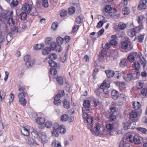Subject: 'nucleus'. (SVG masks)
I'll use <instances>...</instances> for the list:
<instances>
[{
	"label": "nucleus",
	"mask_w": 147,
	"mask_h": 147,
	"mask_svg": "<svg viewBox=\"0 0 147 147\" xmlns=\"http://www.w3.org/2000/svg\"><path fill=\"white\" fill-rule=\"evenodd\" d=\"M58 27V23L57 22H55L52 24L51 29L52 30L55 31L57 28Z\"/></svg>",
	"instance_id": "nucleus-38"
},
{
	"label": "nucleus",
	"mask_w": 147,
	"mask_h": 147,
	"mask_svg": "<svg viewBox=\"0 0 147 147\" xmlns=\"http://www.w3.org/2000/svg\"><path fill=\"white\" fill-rule=\"evenodd\" d=\"M94 106L96 107L97 106H98L100 104V102L98 100L94 99L93 100Z\"/></svg>",
	"instance_id": "nucleus-63"
},
{
	"label": "nucleus",
	"mask_w": 147,
	"mask_h": 147,
	"mask_svg": "<svg viewBox=\"0 0 147 147\" xmlns=\"http://www.w3.org/2000/svg\"><path fill=\"white\" fill-rule=\"evenodd\" d=\"M123 125L124 129L125 130H126L129 128L130 127V122L125 121L123 122Z\"/></svg>",
	"instance_id": "nucleus-32"
},
{
	"label": "nucleus",
	"mask_w": 147,
	"mask_h": 147,
	"mask_svg": "<svg viewBox=\"0 0 147 147\" xmlns=\"http://www.w3.org/2000/svg\"><path fill=\"white\" fill-rule=\"evenodd\" d=\"M132 106L134 109L137 110L140 108V104L138 102H132Z\"/></svg>",
	"instance_id": "nucleus-27"
},
{
	"label": "nucleus",
	"mask_w": 147,
	"mask_h": 147,
	"mask_svg": "<svg viewBox=\"0 0 147 147\" xmlns=\"http://www.w3.org/2000/svg\"><path fill=\"white\" fill-rule=\"evenodd\" d=\"M67 14V11L65 10H62L60 13V16L62 18H63Z\"/></svg>",
	"instance_id": "nucleus-51"
},
{
	"label": "nucleus",
	"mask_w": 147,
	"mask_h": 147,
	"mask_svg": "<svg viewBox=\"0 0 147 147\" xmlns=\"http://www.w3.org/2000/svg\"><path fill=\"white\" fill-rule=\"evenodd\" d=\"M27 14L25 12H22L19 15V18L22 20H25Z\"/></svg>",
	"instance_id": "nucleus-40"
},
{
	"label": "nucleus",
	"mask_w": 147,
	"mask_h": 147,
	"mask_svg": "<svg viewBox=\"0 0 147 147\" xmlns=\"http://www.w3.org/2000/svg\"><path fill=\"white\" fill-rule=\"evenodd\" d=\"M14 21L12 18V17H11L10 18H9L7 21V23L10 25H13L14 24Z\"/></svg>",
	"instance_id": "nucleus-46"
},
{
	"label": "nucleus",
	"mask_w": 147,
	"mask_h": 147,
	"mask_svg": "<svg viewBox=\"0 0 147 147\" xmlns=\"http://www.w3.org/2000/svg\"><path fill=\"white\" fill-rule=\"evenodd\" d=\"M21 131L23 134L25 136H28L29 134V132L28 130L24 127H22L21 129Z\"/></svg>",
	"instance_id": "nucleus-30"
},
{
	"label": "nucleus",
	"mask_w": 147,
	"mask_h": 147,
	"mask_svg": "<svg viewBox=\"0 0 147 147\" xmlns=\"http://www.w3.org/2000/svg\"><path fill=\"white\" fill-rule=\"evenodd\" d=\"M5 96V92L1 90L0 91V97L1 98V101L2 100V99L4 98Z\"/></svg>",
	"instance_id": "nucleus-58"
},
{
	"label": "nucleus",
	"mask_w": 147,
	"mask_h": 147,
	"mask_svg": "<svg viewBox=\"0 0 147 147\" xmlns=\"http://www.w3.org/2000/svg\"><path fill=\"white\" fill-rule=\"evenodd\" d=\"M137 52H134L130 54L127 57V59L129 62H133L134 60V55H137Z\"/></svg>",
	"instance_id": "nucleus-18"
},
{
	"label": "nucleus",
	"mask_w": 147,
	"mask_h": 147,
	"mask_svg": "<svg viewBox=\"0 0 147 147\" xmlns=\"http://www.w3.org/2000/svg\"><path fill=\"white\" fill-rule=\"evenodd\" d=\"M19 29L18 27L14 26L11 28V32L17 33L18 32Z\"/></svg>",
	"instance_id": "nucleus-54"
},
{
	"label": "nucleus",
	"mask_w": 147,
	"mask_h": 147,
	"mask_svg": "<svg viewBox=\"0 0 147 147\" xmlns=\"http://www.w3.org/2000/svg\"><path fill=\"white\" fill-rule=\"evenodd\" d=\"M141 93L142 94L143 96H146L147 95V88H143L141 90Z\"/></svg>",
	"instance_id": "nucleus-52"
},
{
	"label": "nucleus",
	"mask_w": 147,
	"mask_h": 147,
	"mask_svg": "<svg viewBox=\"0 0 147 147\" xmlns=\"http://www.w3.org/2000/svg\"><path fill=\"white\" fill-rule=\"evenodd\" d=\"M68 119V116L65 114H64L61 116V120L62 121H66Z\"/></svg>",
	"instance_id": "nucleus-42"
},
{
	"label": "nucleus",
	"mask_w": 147,
	"mask_h": 147,
	"mask_svg": "<svg viewBox=\"0 0 147 147\" xmlns=\"http://www.w3.org/2000/svg\"><path fill=\"white\" fill-rule=\"evenodd\" d=\"M129 11V8L127 7H124L122 9V13L124 15L128 14Z\"/></svg>",
	"instance_id": "nucleus-37"
},
{
	"label": "nucleus",
	"mask_w": 147,
	"mask_h": 147,
	"mask_svg": "<svg viewBox=\"0 0 147 147\" xmlns=\"http://www.w3.org/2000/svg\"><path fill=\"white\" fill-rule=\"evenodd\" d=\"M50 48L51 50H54L56 49L57 48H58V45L57 46L56 43L55 42H52L51 43L50 45Z\"/></svg>",
	"instance_id": "nucleus-29"
},
{
	"label": "nucleus",
	"mask_w": 147,
	"mask_h": 147,
	"mask_svg": "<svg viewBox=\"0 0 147 147\" xmlns=\"http://www.w3.org/2000/svg\"><path fill=\"white\" fill-rule=\"evenodd\" d=\"M116 118V116L113 114H111L109 117V119L111 121H114Z\"/></svg>",
	"instance_id": "nucleus-64"
},
{
	"label": "nucleus",
	"mask_w": 147,
	"mask_h": 147,
	"mask_svg": "<svg viewBox=\"0 0 147 147\" xmlns=\"http://www.w3.org/2000/svg\"><path fill=\"white\" fill-rule=\"evenodd\" d=\"M28 13H30V14L33 16H36L38 14V13L36 11V8L34 7H31L30 11Z\"/></svg>",
	"instance_id": "nucleus-22"
},
{
	"label": "nucleus",
	"mask_w": 147,
	"mask_h": 147,
	"mask_svg": "<svg viewBox=\"0 0 147 147\" xmlns=\"http://www.w3.org/2000/svg\"><path fill=\"white\" fill-rule=\"evenodd\" d=\"M127 60L125 59H121L119 63L120 67H124L126 66L127 65Z\"/></svg>",
	"instance_id": "nucleus-20"
},
{
	"label": "nucleus",
	"mask_w": 147,
	"mask_h": 147,
	"mask_svg": "<svg viewBox=\"0 0 147 147\" xmlns=\"http://www.w3.org/2000/svg\"><path fill=\"white\" fill-rule=\"evenodd\" d=\"M121 47L122 49H127L128 50H129L132 49L130 43L125 41H123L121 42Z\"/></svg>",
	"instance_id": "nucleus-9"
},
{
	"label": "nucleus",
	"mask_w": 147,
	"mask_h": 147,
	"mask_svg": "<svg viewBox=\"0 0 147 147\" xmlns=\"http://www.w3.org/2000/svg\"><path fill=\"white\" fill-rule=\"evenodd\" d=\"M111 8H112L110 5H108L105 6V10L106 12L108 13L109 11H110V10Z\"/></svg>",
	"instance_id": "nucleus-59"
},
{
	"label": "nucleus",
	"mask_w": 147,
	"mask_h": 147,
	"mask_svg": "<svg viewBox=\"0 0 147 147\" xmlns=\"http://www.w3.org/2000/svg\"><path fill=\"white\" fill-rule=\"evenodd\" d=\"M54 79L56 78L57 82L60 85H62L63 84V81L62 77L61 76H59L57 75L55 77H52Z\"/></svg>",
	"instance_id": "nucleus-15"
},
{
	"label": "nucleus",
	"mask_w": 147,
	"mask_h": 147,
	"mask_svg": "<svg viewBox=\"0 0 147 147\" xmlns=\"http://www.w3.org/2000/svg\"><path fill=\"white\" fill-rule=\"evenodd\" d=\"M142 138L140 136L136 134L135 135L134 142L136 144H140L142 142Z\"/></svg>",
	"instance_id": "nucleus-12"
},
{
	"label": "nucleus",
	"mask_w": 147,
	"mask_h": 147,
	"mask_svg": "<svg viewBox=\"0 0 147 147\" xmlns=\"http://www.w3.org/2000/svg\"><path fill=\"white\" fill-rule=\"evenodd\" d=\"M138 54L140 62L142 65L144 67L146 64V61L142 57L141 52H139Z\"/></svg>",
	"instance_id": "nucleus-14"
},
{
	"label": "nucleus",
	"mask_w": 147,
	"mask_h": 147,
	"mask_svg": "<svg viewBox=\"0 0 147 147\" xmlns=\"http://www.w3.org/2000/svg\"><path fill=\"white\" fill-rule=\"evenodd\" d=\"M143 28V26L142 24H140L139 26L136 27L129 31L128 34L129 36L133 37L135 36L136 33H139L140 30Z\"/></svg>",
	"instance_id": "nucleus-3"
},
{
	"label": "nucleus",
	"mask_w": 147,
	"mask_h": 147,
	"mask_svg": "<svg viewBox=\"0 0 147 147\" xmlns=\"http://www.w3.org/2000/svg\"><path fill=\"white\" fill-rule=\"evenodd\" d=\"M32 136L34 138H37L39 137V134H38V132L36 131H32L31 133Z\"/></svg>",
	"instance_id": "nucleus-53"
},
{
	"label": "nucleus",
	"mask_w": 147,
	"mask_h": 147,
	"mask_svg": "<svg viewBox=\"0 0 147 147\" xmlns=\"http://www.w3.org/2000/svg\"><path fill=\"white\" fill-rule=\"evenodd\" d=\"M57 58V55L55 53H51L49 55L48 58L53 60H55Z\"/></svg>",
	"instance_id": "nucleus-43"
},
{
	"label": "nucleus",
	"mask_w": 147,
	"mask_h": 147,
	"mask_svg": "<svg viewBox=\"0 0 147 147\" xmlns=\"http://www.w3.org/2000/svg\"><path fill=\"white\" fill-rule=\"evenodd\" d=\"M52 38L51 37H48L45 39V42L46 45H49L52 40Z\"/></svg>",
	"instance_id": "nucleus-50"
},
{
	"label": "nucleus",
	"mask_w": 147,
	"mask_h": 147,
	"mask_svg": "<svg viewBox=\"0 0 147 147\" xmlns=\"http://www.w3.org/2000/svg\"><path fill=\"white\" fill-rule=\"evenodd\" d=\"M25 88L21 86H20L19 90L21 92L18 94L19 102L23 106L26 105V101L24 97L27 95V93L25 91Z\"/></svg>",
	"instance_id": "nucleus-1"
},
{
	"label": "nucleus",
	"mask_w": 147,
	"mask_h": 147,
	"mask_svg": "<svg viewBox=\"0 0 147 147\" xmlns=\"http://www.w3.org/2000/svg\"><path fill=\"white\" fill-rule=\"evenodd\" d=\"M52 147H62L61 143L58 141L54 140L51 144Z\"/></svg>",
	"instance_id": "nucleus-19"
},
{
	"label": "nucleus",
	"mask_w": 147,
	"mask_h": 147,
	"mask_svg": "<svg viewBox=\"0 0 147 147\" xmlns=\"http://www.w3.org/2000/svg\"><path fill=\"white\" fill-rule=\"evenodd\" d=\"M86 121L89 124H88L89 127H92L93 124H92L93 119L92 117L89 116L85 119Z\"/></svg>",
	"instance_id": "nucleus-17"
},
{
	"label": "nucleus",
	"mask_w": 147,
	"mask_h": 147,
	"mask_svg": "<svg viewBox=\"0 0 147 147\" xmlns=\"http://www.w3.org/2000/svg\"><path fill=\"white\" fill-rule=\"evenodd\" d=\"M115 77L117 79H119L121 76V72L119 71H116L115 73H114Z\"/></svg>",
	"instance_id": "nucleus-55"
},
{
	"label": "nucleus",
	"mask_w": 147,
	"mask_h": 147,
	"mask_svg": "<svg viewBox=\"0 0 147 147\" xmlns=\"http://www.w3.org/2000/svg\"><path fill=\"white\" fill-rule=\"evenodd\" d=\"M136 129L144 134H145L147 131V130L144 128L137 127Z\"/></svg>",
	"instance_id": "nucleus-45"
},
{
	"label": "nucleus",
	"mask_w": 147,
	"mask_h": 147,
	"mask_svg": "<svg viewBox=\"0 0 147 147\" xmlns=\"http://www.w3.org/2000/svg\"><path fill=\"white\" fill-rule=\"evenodd\" d=\"M100 87L101 89H103L104 90H107L109 87V85H107V83H104L100 85Z\"/></svg>",
	"instance_id": "nucleus-36"
},
{
	"label": "nucleus",
	"mask_w": 147,
	"mask_h": 147,
	"mask_svg": "<svg viewBox=\"0 0 147 147\" xmlns=\"http://www.w3.org/2000/svg\"><path fill=\"white\" fill-rule=\"evenodd\" d=\"M50 74L51 76L50 75L49 76L50 77H51L52 78V77H55L57 76V73L56 69L55 68H50Z\"/></svg>",
	"instance_id": "nucleus-26"
},
{
	"label": "nucleus",
	"mask_w": 147,
	"mask_h": 147,
	"mask_svg": "<svg viewBox=\"0 0 147 147\" xmlns=\"http://www.w3.org/2000/svg\"><path fill=\"white\" fill-rule=\"evenodd\" d=\"M58 131L60 133L62 134H64L66 132V129L65 126L63 125L60 126Z\"/></svg>",
	"instance_id": "nucleus-34"
},
{
	"label": "nucleus",
	"mask_w": 147,
	"mask_h": 147,
	"mask_svg": "<svg viewBox=\"0 0 147 147\" xmlns=\"http://www.w3.org/2000/svg\"><path fill=\"white\" fill-rule=\"evenodd\" d=\"M51 51V49L50 48L47 47L43 49L42 51V53L44 55H46L49 54Z\"/></svg>",
	"instance_id": "nucleus-25"
},
{
	"label": "nucleus",
	"mask_w": 147,
	"mask_h": 147,
	"mask_svg": "<svg viewBox=\"0 0 147 147\" xmlns=\"http://www.w3.org/2000/svg\"><path fill=\"white\" fill-rule=\"evenodd\" d=\"M48 63L49 66L52 67H56L57 69H59L60 67V65L59 63H57L51 60H49Z\"/></svg>",
	"instance_id": "nucleus-13"
},
{
	"label": "nucleus",
	"mask_w": 147,
	"mask_h": 147,
	"mask_svg": "<svg viewBox=\"0 0 147 147\" xmlns=\"http://www.w3.org/2000/svg\"><path fill=\"white\" fill-rule=\"evenodd\" d=\"M135 135V134L129 135L127 136V140L131 142H133L134 140Z\"/></svg>",
	"instance_id": "nucleus-21"
},
{
	"label": "nucleus",
	"mask_w": 147,
	"mask_h": 147,
	"mask_svg": "<svg viewBox=\"0 0 147 147\" xmlns=\"http://www.w3.org/2000/svg\"><path fill=\"white\" fill-rule=\"evenodd\" d=\"M75 10L76 9L74 7H70L68 9L69 13L70 15L74 13Z\"/></svg>",
	"instance_id": "nucleus-44"
},
{
	"label": "nucleus",
	"mask_w": 147,
	"mask_h": 147,
	"mask_svg": "<svg viewBox=\"0 0 147 147\" xmlns=\"http://www.w3.org/2000/svg\"><path fill=\"white\" fill-rule=\"evenodd\" d=\"M101 126L100 124L97 123L94 125L93 127L92 126V127L89 128H91L90 131L93 134L98 136L101 130Z\"/></svg>",
	"instance_id": "nucleus-2"
},
{
	"label": "nucleus",
	"mask_w": 147,
	"mask_h": 147,
	"mask_svg": "<svg viewBox=\"0 0 147 147\" xmlns=\"http://www.w3.org/2000/svg\"><path fill=\"white\" fill-rule=\"evenodd\" d=\"M59 132L58 130H53L52 132V135L55 137H58L59 135Z\"/></svg>",
	"instance_id": "nucleus-56"
},
{
	"label": "nucleus",
	"mask_w": 147,
	"mask_h": 147,
	"mask_svg": "<svg viewBox=\"0 0 147 147\" xmlns=\"http://www.w3.org/2000/svg\"><path fill=\"white\" fill-rule=\"evenodd\" d=\"M39 140L42 143H45L46 142L47 140V137L46 133L43 132H40L39 133Z\"/></svg>",
	"instance_id": "nucleus-7"
},
{
	"label": "nucleus",
	"mask_w": 147,
	"mask_h": 147,
	"mask_svg": "<svg viewBox=\"0 0 147 147\" xmlns=\"http://www.w3.org/2000/svg\"><path fill=\"white\" fill-rule=\"evenodd\" d=\"M114 127V125L112 124L108 123L106 125V128L108 131H112Z\"/></svg>",
	"instance_id": "nucleus-35"
},
{
	"label": "nucleus",
	"mask_w": 147,
	"mask_h": 147,
	"mask_svg": "<svg viewBox=\"0 0 147 147\" xmlns=\"http://www.w3.org/2000/svg\"><path fill=\"white\" fill-rule=\"evenodd\" d=\"M111 95L113 99L116 100L119 96V92L116 90H113L111 92Z\"/></svg>",
	"instance_id": "nucleus-16"
},
{
	"label": "nucleus",
	"mask_w": 147,
	"mask_h": 147,
	"mask_svg": "<svg viewBox=\"0 0 147 147\" xmlns=\"http://www.w3.org/2000/svg\"><path fill=\"white\" fill-rule=\"evenodd\" d=\"M36 120L37 123L40 125H42L43 124L45 121L44 118L42 117H38L36 119Z\"/></svg>",
	"instance_id": "nucleus-23"
},
{
	"label": "nucleus",
	"mask_w": 147,
	"mask_h": 147,
	"mask_svg": "<svg viewBox=\"0 0 147 147\" xmlns=\"http://www.w3.org/2000/svg\"><path fill=\"white\" fill-rule=\"evenodd\" d=\"M138 21L139 24H142L143 22V20L144 18V16H140L138 17Z\"/></svg>",
	"instance_id": "nucleus-49"
},
{
	"label": "nucleus",
	"mask_w": 147,
	"mask_h": 147,
	"mask_svg": "<svg viewBox=\"0 0 147 147\" xmlns=\"http://www.w3.org/2000/svg\"><path fill=\"white\" fill-rule=\"evenodd\" d=\"M60 126L59 125L58 123H55L53 125V130H58L60 128Z\"/></svg>",
	"instance_id": "nucleus-48"
},
{
	"label": "nucleus",
	"mask_w": 147,
	"mask_h": 147,
	"mask_svg": "<svg viewBox=\"0 0 147 147\" xmlns=\"http://www.w3.org/2000/svg\"><path fill=\"white\" fill-rule=\"evenodd\" d=\"M63 106L66 109H68L70 107L69 102L67 99H65L63 102Z\"/></svg>",
	"instance_id": "nucleus-28"
},
{
	"label": "nucleus",
	"mask_w": 147,
	"mask_h": 147,
	"mask_svg": "<svg viewBox=\"0 0 147 147\" xmlns=\"http://www.w3.org/2000/svg\"><path fill=\"white\" fill-rule=\"evenodd\" d=\"M31 7V6L30 5L27 3H24L22 6V9L24 11H26L27 13L30 12V9Z\"/></svg>",
	"instance_id": "nucleus-11"
},
{
	"label": "nucleus",
	"mask_w": 147,
	"mask_h": 147,
	"mask_svg": "<svg viewBox=\"0 0 147 147\" xmlns=\"http://www.w3.org/2000/svg\"><path fill=\"white\" fill-rule=\"evenodd\" d=\"M147 1V0H141L140 4L138 6V9L141 10L146 9L147 7L146 5Z\"/></svg>",
	"instance_id": "nucleus-8"
},
{
	"label": "nucleus",
	"mask_w": 147,
	"mask_h": 147,
	"mask_svg": "<svg viewBox=\"0 0 147 147\" xmlns=\"http://www.w3.org/2000/svg\"><path fill=\"white\" fill-rule=\"evenodd\" d=\"M107 76L108 78L113 77L114 74V72L112 70H108L105 71Z\"/></svg>",
	"instance_id": "nucleus-24"
},
{
	"label": "nucleus",
	"mask_w": 147,
	"mask_h": 147,
	"mask_svg": "<svg viewBox=\"0 0 147 147\" xmlns=\"http://www.w3.org/2000/svg\"><path fill=\"white\" fill-rule=\"evenodd\" d=\"M18 1L17 0H12L10 4L11 7H15L18 4Z\"/></svg>",
	"instance_id": "nucleus-41"
},
{
	"label": "nucleus",
	"mask_w": 147,
	"mask_h": 147,
	"mask_svg": "<svg viewBox=\"0 0 147 147\" xmlns=\"http://www.w3.org/2000/svg\"><path fill=\"white\" fill-rule=\"evenodd\" d=\"M24 60L27 67L32 66L34 64L35 60L34 59H31L30 55H26L24 57Z\"/></svg>",
	"instance_id": "nucleus-4"
},
{
	"label": "nucleus",
	"mask_w": 147,
	"mask_h": 147,
	"mask_svg": "<svg viewBox=\"0 0 147 147\" xmlns=\"http://www.w3.org/2000/svg\"><path fill=\"white\" fill-rule=\"evenodd\" d=\"M118 27L119 29L123 30L126 27L125 24L123 22H120L118 25Z\"/></svg>",
	"instance_id": "nucleus-47"
},
{
	"label": "nucleus",
	"mask_w": 147,
	"mask_h": 147,
	"mask_svg": "<svg viewBox=\"0 0 147 147\" xmlns=\"http://www.w3.org/2000/svg\"><path fill=\"white\" fill-rule=\"evenodd\" d=\"M6 38L8 42H10L12 39L13 38L10 33H9L7 35Z\"/></svg>",
	"instance_id": "nucleus-57"
},
{
	"label": "nucleus",
	"mask_w": 147,
	"mask_h": 147,
	"mask_svg": "<svg viewBox=\"0 0 147 147\" xmlns=\"http://www.w3.org/2000/svg\"><path fill=\"white\" fill-rule=\"evenodd\" d=\"M57 42L58 43V47L56 49V51L58 52H60L62 50V49L60 45H62L64 42V39L61 37H58L56 39Z\"/></svg>",
	"instance_id": "nucleus-6"
},
{
	"label": "nucleus",
	"mask_w": 147,
	"mask_h": 147,
	"mask_svg": "<svg viewBox=\"0 0 147 147\" xmlns=\"http://www.w3.org/2000/svg\"><path fill=\"white\" fill-rule=\"evenodd\" d=\"M130 116L131 118H136L137 116V113L135 111H132L130 114Z\"/></svg>",
	"instance_id": "nucleus-39"
},
{
	"label": "nucleus",
	"mask_w": 147,
	"mask_h": 147,
	"mask_svg": "<svg viewBox=\"0 0 147 147\" xmlns=\"http://www.w3.org/2000/svg\"><path fill=\"white\" fill-rule=\"evenodd\" d=\"M83 107L82 108L83 111H88L90 110V104L88 100H85L83 103Z\"/></svg>",
	"instance_id": "nucleus-10"
},
{
	"label": "nucleus",
	"mask_w": 147,
	"mask_h": 147,
	"mask_svg": "<svg viewBox=\"0 0 147 147\" xmlns=\"http://www.w3.org/2000/svg\"><path fill=\"white\" fill-rule=\"evenodd\" d=\"M84 18L83 16L80 15L76 18V22L77 23L80 24L83 22Z\"/></svg>",
	"instance_id": "nucleus-31"
},
{
	"label": "nucleus",
	"mask_w": 147,
	"mask_h": 147,
	"mask_svg": "<svg viewBox=\"0 0 147 147\" xmlns=\"http://www.w3.org/2000/svg\"><path fill=\"white\" fill-rule=\"evenodd\" d=\"M110 45L115 46L117 44V42L115 39H111V40L110 42Z\"/></svg>",
	"instance_id": "nucleus-62"
},
{
	"label": "nucleus",
	"mask_w": 147,
	"mask_h": 147,
	"mask_svg": "<svg viewBox=\"0 0 147 147\" xmlns=\"http://www.w3.org/2000/svg\"><path fill=\"white\" fill-rule=\"evenodd\" d=\"M42 6L45 7H47L48 6L49 4L47 0H44L42 2Z\"/></svg>",
	"instance_id": "nucleus-61"
},
{
	"label": "nucleus",
	"mask_w": 147,
	"mask_h": 147,
	"mask_svg": "<svg viewBox=\"0 0 147 147\" xmlns=\"http://www.w3.org/2000/svg\"><path fill=\"white\" fill-rule=\"evenodd\" d=\"M52 123L51 121H47L45 124V126L47 128L50 127L52 125Z\"/></svg>",
	"instance_id": "nucleus-60"
},
{
	"label": "nucleus",
	"mask_w": 147,
	"mask_h": 147,
	"mask_svg": "<svg viewBox=\"0 0 147 147\" xmlns=\"http://www.w3.org/2000/svg\"><path fill=\"white\" fill-rule=\"evenodd\" d=\"M113 134L112 131H108L105 129H102L100 130L98 136L100 137H109L111 136Z\"/></svg>",
	"instance_id": "nucleus-5"
},
{
	"label": "nucleus",
	"mask_w": 147,
	"mask_h": 147,
	"mask_svg": "<svg viewBox=\"0 0 147 147\" xmlns=\"http://www.w3.org/2000/svg\"><path fill=\"white\" fill-rule=\"evenodd\" d=\"M133 78V76L131 74H127L126 76L124 77V79L126 81L131 80Z\"/></svg>",
	"instance_id": "nucleus-33"
}]
</instances>
